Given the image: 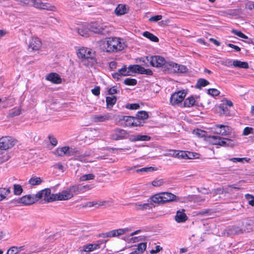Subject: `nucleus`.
Returning <instances> with one entry per match:
<instances>
[{
    "instance_id": "55",
    "label": "nucleus",
    "mask_w": 254,
    "mask_h": 254,
    "mask_svg": "<svg viewBox=\"0 0 254 254\" xmlns=\"http://www.w3.org/2000/svg\"><path fill=\"white\" fill-rule=\"evenodd\" d=\"M232 33L234 34L235 35H237V36L244 38V39H248V36L243 34L242 32H241L240 31H237L235 29H232L231 31Z\"/></svg>"
},
{
    "instance_id": "21",
    "label": "nucleus",
    "mask_w": 254,
    "mask_h": 254,
    "mask_svg": "<svg viewBox=\"0 0 254 254\" xmlns=\"http://www.w3.org/2000/svg\"><path fill=\"white\" fill-rule=\"evenodd\" d=\"M133 205L136 210L141 211L152 209L153 205L152 203H145L142 204L139 202L134 203Z\"/></svg>"
},
{
    "instance_id": "45",
    "label": "nucleus",
    "mask_w": 254,
    "mask_h": 254,
    "mask_svg": "<svg viewBox=\"0 0 254 254\" xmlns=\"http://www.w3.org/2000/svg\"><path fill=\"white\" fill-rule=\"evenodd\" d=\"M147 247L146 243H141L137 245V251L139 253H143L146 250Z\"/></svg>"
},
{
    "instance_id": "10",
    "label": "nucleus",
    "mask_w": 254,
    "mask_h": 254,
    "mask_svg": "<svg viewBox=\"0 0 254 254\" xmlns=\"http://www.w3.org/2000/svg\"><path fill=\"white\" fill-rule=\"evenodd\" d=\"M214 133L221 136H226L231 134L232 128L228 126L216 125L213 127Z\"/></svg>"
},
{
    "instance_id": "11",
    "label": "nucleus",
    "mask_w": 254,
    "mask_h": 254,
    "mask_svg": "<svg viewBox=\"0 0 254 254\" xmlns=\"http://www.w3.org/2000/svg\"><path fill=\"white\" fill-rule=\"evenodd\" d=\"M186 96L185 90L179 91L174 93L170 98V103L172 105H176L181 103Z\"/></svg>"
},
{
    "instance_id": "49",
    "label": "nucleus",
    "mask_w": 254,
    "mask_h": 254,
    "mask_svg": "<svg viewBox=\"0 0 254 254\" xmlns=\"http://www.w3.org/2000/svg\"><path fill=\"white\" fill-rule=\"evenodd\" d=\"M193 134L198 137H203L205 135V131L200 129H194L192 132Z\"/></svg>"
},
{
    "instance_id": "64",
    "label": "nucleus",
    "mask_w": 254,
    "mask_h": 254,
    "mask_svg": "<svg viewBox=\"0 0 254 254\" xmlns=\"http://www.w3.org/2000/svg\"><path fill=\"white\" fill-rule=\"evenodd\" d=\"M48 137L52 145L54 146L57 145L58 141L54 136L52 135H49Z\"/></svg>"
},
{
    "instance_id": "20",
    "label": "nucleus",
    "mask_w": 254,
    "mask_h": 254,
    "mask_svg": "<svg viewBox=\"0 0 254 254\" xmlns=\"http://www.w3.org/2000/svg\"><path fill=\"white\" fill-rule=\"evenodd\" d=\"M46 79L54 84H60L62 82V78L59 75L54 72L48 74L46 76Z\"/></svg>"
},
{
    "instance_id": "29",
    "label": "nucleus",
    "mask_w": 254,
    "mask_h": 254,
    "mask_svg": "<svg viewBox=\"0 0 254 254\" xmlns=\"http://www.w3.org/2000/svg\"><path fill=\"white\" fill-rule=\"evenodd\" d=\"M43 182V179L41 177L32 176L29 180L28 183L31 186L33 187L40 185Z\"/></svg>"
},
{
    "instance_id": "8",
    "label": "nucleus",
    "mask_w": 254,
    "mask_h": 254,
    "mask_svg": "<svg viewBox=\"0 0 254 254\" xmlns=\"http://www.w3.org/2000/svg\"><path fill=\"white\" fill-rule=\"evenodd\" d=\"M166 66L168 70L174 73H183L188 71V68L186 66L172 62H168Z\"/></svg>"
},
{
    "instance_id": "38",
    "label": "nucleus",
    "mask_w": 254,
    "mask_h": 254,
    "mask_svg": "<svg viewBox=\"0 0 254 254\" xmlns=\"http://www.w3.org/2000/svg\"><path fill=\"white\" fill-rule=\"evenodd\" d=\"M128 70H129V73L130 75L133 73H138L139 72V69L140 68V65L138 64L130 65L127 67Z\"/></svg>"
},
{
    "instance_id": "3",
    "label": "nucleus",
    "mask_w": 254,
    "mask_h": 254,
    "mask_svg": "<svg viewBox=\"0 0 254 254\" xmlns=\"http://www.w3.org/2000/svg\"><path fill=\"white\" fill-rule=\"evenodd\" d=\"M208 141L213 145H217L223 147H233L237 145V142L234 139L218 135L209 136Z\"/></svg>"
},
{
    "instance_id": "19",
    "label": "nucleus",
    "mask_w": 254,
    "mask_h": 254,
    "mask_svg": "<svg viewBox=\"0 0 254 254\" xmlns=\"http://www.w3.org/2000/svg\"><path fill=\"white\" fill-rule=\"evenodd\" d=\"M91 119L94 123L104 122L110 120L111 117L109 114L94 115L92 116Z\"/></svg>"
},
{
    "instance_id": "33",
    "label": "nucleus",
    "mask_w": 254,
    "mask_h": 254,
    "mask_svg": "<svg viewBox=\"0 0 254 254\" xmlns=\"http://www.w3.org/2000/svg\"><path fill=\"white\" fill-rule=\"evenodd\" d=\"M106 101L107 108L111 109L116 103L117 98L115 96L111 97H107L106 99Z\"/></svg>"
},
{
    "instance_id": "43",
    "label": "nucleus",
    "mask_w": 254,
    "mask_h": 254,
    "mask_svg": "<svg viewBox=\"0 0 254 254\" xmlns=\"http://www.w3.org/2000/svg\"><path fill=\"white\" fill-rule=\"evenodd\" d=\"M152 185L154 187H159L164 184V181L163 179L156 178L151 183Z\"/></svg>"
},
{
    "instance_id": "61",
    "label": "nucleus",
    "mask_w": 254,
    "mask_h": 254,
    "mask_svg": "<svg viewBox=\"0 0 254 254\" xmlns=\"http://www.w3.org/2000/svg\"><path fill=\"white\" fill-rule=\"evenodd\" d=\"M162 18V16L161 15H157L155 16H153L151 17L149 19V21L150 22H157L159 20H160Z\"/></svg>"
},
{
    "instance_id": "56",
    "label": "nucleus",
    "mask_w": 254,
    "mask_h": 254,
    "mask_svg": "<svg viewBox=\"0 0 254 254\" xmlns=\"http://www.w3.org/2000/svg\"><path fill=\"white\" fill-rule=\"evenodd\" d=\"M230 161H233V162H242L244 160H245L247 162H249L250 160V158H232L230 159Z\"/></svg>"
},
{
    "instance_id": "5",
    "label": "nucleus",
    "mask_w": 254,
    "mask_h": 254,
    "mask_svg": "<svg viewBox=\"0 0 254 254\" xmlns=\"http://www.w3.org/2000/svg\"><path fill=\"white\" fill-rule=\"evenodd\" d=\"M121 125L124 127H134L141 126V123L135 117L122 116L119 119Z\"/></svg>"
},
{
    "instance_id": "34",
    "label": "nucleus",
    "mask_w": 254,
    "mask_h": 254,
    "mask_svg": "<svg viewBox=\"0 0 254 254\" xmlns=\"http://www.w3.org/2000/svg\"><path fill=\"white\" fill-rule=\"evenodd\" d=\"M173 156L178 157L179 158H183V159H191V157L189 156L186 152L182 151H174Z\"/></svg>"
},
{
    "instance_id": "26",
    "label": "nucleus",
    "mask_w": 254,
    "mask_h": 254,
    "mask_svg": "<svg viewBox=\"0 0 254 254\" xmlns=\"http://www.w3.org/2000/svg\"><path fill=\"white\" fill-rule=\"evenodd\" d=\"M163 203L173 201L176 198V195L170 192H162L161 193Z\"/></svg>"
},
{
    "instance_id": "7",
    "label": "nucleus",
    "mask_w": 254,
    "mask_h": 254,
    "mask_svg": "<svg viewBox=\"0 0 254 254\" xmlns=\"http://www.w3.org/2000/svg\"><path fill=\"white\" fill-rule=\"evenodd\" d=\"M16 143L17 140L11 136H2L0 138V149H8L14 146Z\"/></svg>"
},
{
    "instance_id": "17",
    "label": "nucleus",
    "mask_w": 254,
    "mask_h": 254,
    "mask_svg": "<svg viewBox=\"0 0 254 254\" xmlns=\"http://www.w3.org/2000/svg\"><path fill=\"white\" fill-rule=\"evenodd\" d=\"M33 6L36 8L47 10H53L55 8L49 3L43 2L41 0H34Z\"/></svg>"
},
{
    "instance_id": "47",
    "label": "nucleus",
    "mask_w": 254,
    "mask_h": 254,
    "mask_svg": "<svg viewBox=\"0 0 254 254\" xmlns=\"http://www.w3.org/2000/svg\"><path fill=\"white\" fill-rule=\"evenodd\" d=\"M0 149V163L6 161L8 160V155Z\"/></svg>"
},
{
    "instance_id": "18",
    "label": "nucleus",
    "mask_w": 254,
    "mask_h": 254,
    "mask_svg": "<svg viewBox=\"0 0 254 254\" xmlns=\"http://www.w3.org/2000/svg\"><path fill=\"white\" fill-rule=\"evenodd\" d=\"M129 75H130V73H129L128 68L126 65H123L121 69H119L118 72L112 73L113 77L117 80H120L122 76Z\"/></svg>"
},
{
    "instance_id": "50",
    "label": "nucleus",
    "mask_w": 254,
    "mask_h": 254,
    "mask_svg": "<svg viewBox=\"0 0 254 254\" xmlns=\"http://www.w3.org/2000/svg\"><path fill=\"white\" fill-rule=\"evenodd\" d=\"M139 73L151 75L153 74V72L150 69H145V68L140 66Z\"/></svg>"
},
{
    "instance_id": "54",
    "label": "nucleus",
    "mask_w": 254,
    "mask_h": 254,
    "mask_svg": "<svg viewBox=\"0 0 254 254\" xmlns=\"http://www.w3.org/2000/svg\"><path fill=\"white\" fill-rule=\"evenodd\" d=\"M156 169L154 167H150L142 168H141L139 169H137L135 171L137 173H139V172H148V171L151 172V171H156Z\"/></svg>"
},
{
    "instance_id": "52",
    "label": "nucleus",
    "mask_w": 254,
    "mask_h": 254,
    "mask_svg": "<svg viewBox=\"0 0 254 254\" xmlns=\"http://www.w3.org/2000/svg\"><path fill=\"white\" fill-rule=\"evenodd\" d=\"M245 197L246 199L247 200L248 203L251 205L254 206V196L247 194L245 195Z\"/></svg>"
},
{
    "instance_id": "24",
    "label": "nucleus",
    "mask_w": 254,
    "mask_h": 254,
    "mask_svg": "<svg viewBox=\"0 0 254 254\" xmlns=\"http://www.w3.org/2000/svg\"><path fill=\"white\" fill-rule=\"evenodd\" d=\"M240 12L239 9H229L226 10L219 11H218V14L222 16H236L238 15Z\"/></svg>"
},
{
    "instance_id": "4",
    "label": "nucleus",
    "mask_w": 254,
    "mask_h": 254,
    "mask_svg": "<svg viewBox=\"0 0 254 254\" xmlns=\"http://www.w3.org/2000/svg\"><path fill=\"white\" fill-rule=\"evenodd\" d=\"M89 30L96 34L107 35L112 30V28L105 23H92L89 25Z\"/></svg>"
},
{
    "instance_id": "42",
    "label": "nucleus",
    "mask_w": 254,
    "mask_h": 254,
    "mask_svg": "<svg viewBox=\"0 0 254 254\" xmlns=\"http://www.w3.org/2000/svg\"><path fill=\"white\" fill-rule=\"evenodd\" d=\"M148 118V114L147 112L144 111H141L137 112L136 117L139 121L140 120H146Z\"/></svg>"
},
{
    "instance_id": "16",
    "label": "nucleus",
    "mask_w": 254,
    "mask_h": 254,
    "mask_svg": "<svg viewBox=\"0 0 254 254\" xmlns=\"http://www.w3.org/2000/svg\"><path fill=\"white\" fill-rule=\"evenodd\" d=\"M130 231L131 229L128 228L113 230L106 233V236L107 237H118L126 234Z\"/></svg>"
},
{
    "instance_id": "58",
    "label": "nucleus",
    "mask_w": 254,
    "mask_h": 254,
    "mask_svg": "<svg viewBox=\"0 0 254 254\" xmlns=\"http://www.w3.org/2000/svg\"><path fill=\"white\" fill-rule=\"evenodd\" d=\"M234 189H235V190H240L241 189V188L240 187H236L235 185H229L227 187V188H226V190H225V192H231L233 191V190Z\"/></svg>"
},
{
    "instance_id": "13",
    "label": "nucleus",
    "mask_w": 254,
    "mask_h": 254,
    "mask_svg": "<svg viewBox=\"0 0 254 254\" xmlns=\"http://www.w3.org/2000/svg\"><path fill=\"white\" fill-rule=\"evenodd\" d=\"M127 135L128 134L125 130L116 128L111 134V137L113 140H118L126 138Z\"/></svg>"
},
{
    "instance_id": "22",
    "label": "nucleus",
    "mask_w": 254,
    "mask_h": 254,
    "mask_svg": "<svg viewBox=\"0 0 254 254\" xmlns=\"http://www.w3.org/2000/svg\"><path fill=\"white\" fill-rule=\"evenodd\" d=\"M129 139L131 142L149 141L151 139V137L147 135H141L138 134L131 135Z\"/></svg>"
},
{
    "instance_id": "35",
    "label": "nucleus",
    "mask_w": 254,
    "mask_h": 254,
    "mask_svg": "<svg viewBox=\"0 0 254 254\" xmlns=\"http://www.w3.org/2000/svg\"><path fill=\"white\" fill-rule=\"evenodd\" d=\"M150 199L151 201L155 203H163L161 193L156 194L152 196Z\"/></svg>"
},
{
    "instance_id": "40",
    "label": "nucleus",
    "mask_w": 254,
    "mask_h": 254,
    "mask_svg": "<svg viewBox=\"0 0 254 254\" xmlns=\"http://www.w3.org/2000/svg\"><path fill=\"white\" fill-rule=\"evenodd\" d=\"M195 102V99L193 97H190L187 98L184 103V106L186 107H190L194 105Z\"/></svg>"
},
{
    "instance_id": "9",
    "label": "nucleus",
    "mask_w": 254,
    "mask_h": 254,
    "mask_svg": "<svg viewBox=\"0 0 254 254\" xmlns=\"http://www.w3.org/2000/svg\"><path fill=\"white\" fill-rule=\"evenodd\" d=\"M147 60L150 61L151 65L153 66L157 67L163 66L164 68L167 69L166 64L168 62H166L164 58L162 57L158 56H152L149 59H147Z\"/></svg>"
},
{
    "instance_id": "60",
    "label": "nucleus",
    "mask_w": 254,
    "mask_h": 254,
    "mask_svg": "<svg viewBox=\"0 0 254 254\" xmlns=\"http://www.w3.org/2000/svg\"><path fill=\"white\" fill-rule=\"evenodd\" d=\"M92 189V187L90 185H85V186H81L80 185V193L84 192L86 191H88Z\"/></svg>"
},
{
    "instance_id": "15",
    "label": "nucleus",
    "mask_w": 254,
    "mask_h": 254,
    "mask_svg": "<svg viewBox=\"0 0 254 254\" xmlns=\"http://www.w3.org/2000/svg\"><path fill=\"white\" fill-rule=\"evenodd\" d=\"M100 248V244L94 243L83 245L79 248V252L82 254L84 252L90 253Z\"/></svg>"
},
{
    "instance_id": "48",
    "label": "nucleus",
    "mask_w": 254,
    "mask_h": 254,
    "mask_svg": "<svg viewBox=\"0 0 254 254\" xmlns=\"http://www.w3.org/2000/svg\"><path fill=\"white\" fill-rule=\"evenodd\" d=\"M124 83L127 85H135L137 84V80L135 79L126 78Z\"/></svg>"
},
{
    "instance_id": "31",
    "label": "nucleus",
    "mask_w": 254,
    "mask_h": 254,
    "mask_svg": "<svg viewBox=\"0 0 254 254\" xmlns=\"http://www.w3.org/2000/svg\"><path fill=\"white\" fill-rule=\"evenodd\" d=\"M10 192L11 190L9 188H0V201L4 199Z\"/></svg>"
},
{
    "instance_id": "51",
    "label": "nucleus",
    "mask_w": 254,
    "mask_h": 254,
    "mask_svg": "<svg viewBox=\"0 0 254 254\" xmlns=\"http://www.w3.org/2000/svg\"><path fill=\"white\" fill-rule=\"evenodd\" d=\"M78 152L74 155V159L76 160H78L83 162H86L87 161L86 160V156L84 154L81 155H76L78 154Z\"/></svg>"
},
{
    "instance_id": "1",
    "label": "nucleus",
    "mask_w": 254,
    "mask_h": 254,
    "mask_svg": "<svg viewBox=\"0 0 254 254\" xmlns=\"http://www.w3.org/2000/svg\"><path fill=\"white\" fill-rule=\"evenodd\" d=\"M77 56L81 63L87 67H91L97 64L96 53L91 49L82 47L77 51Z\"/></svg>"
},
{
    "instance_id": "41",
    "label": "nucleus",
    "mask_w": 254,
    "mask_h": 254,
    "mask_svg": "<svg viewBox=\"0 0 254 254\" xmlns=\"http://www.w3.org/2000/svg\"><path fill=\"white\" fill-rule=\"evenodd\" d=\"M21 113V109L19 108H15L10 110L9 112L8 116L13 117L18 116Z\"/></svg>"
},
{
    "instance_id": "57",
    "label": "nucleus",
    "mask_w": 254,
    "mask_h": 254,
    "mask_svg": "<svg viewBox=\"0 0 254 254\" xmlns=\"http://www.w3.org/2000/svg\"><path fill=\"white\" fill-rule=\"evenodd\" d=\"M139 108V105L138 104H128L126 105V108L129 110H136Z\"/></svg>"
},
{
    "instance_id": "12",
    "label": "nucleus",
    "mask_w": 254,
    "mask_h": 254,
    "mask_svg": "<svg viewBox=\"0 0 254 254\" xmlns=\"http://www.w3.org/2000/svg\"><path fill=\"white\" fill-rule=\"evenodd\" d=\"M74 194L70 192V190L67 189L59 193L55 194L54 199L56 200H66L70 199L73 196Z\"/></svg>"
},
{
    "instance_id": "36",
    "label": "nucleus",
    "mask_w": 254,
    "mask_h": 254,
    "mask_svg": "<svg viewBox=\"0 0 254 254\" xmlns=\"http://www.w3.org/2000/svg\"><path fill=\"white\" fill-rule=\"evenodd\" d=\"M142 35L146 38L149 39L152 42H157L159 41V39L153 34L148 31L144 32Z\"/></svg>"
},
{
    "instance_id": "39",
    "label": "nucleus",
    "mask_w": 254,
    "mask_h": 254,
    "mask_svg": "<svg viewBox=\"0 0 254 254\" xmlns=\"http://www.w3.org/2000/svg\"><path fill=\"white\" fill-rule=\"evenodd\" d=\"M209 84L207 80L201 78L197 80L196 84V87L198 89H201L202 87H205Z\"/></svg>"
},
{
    "instance_id": "59",
    "label": "nucleus",
    "mask_w": 254,
    "mask_h": 254,
    "mask_svg": "<svg viewBox=\"0 0 254 254\" xmlns=\"http://www.w3.org/2000/svg\"><path fill=\"white\" fill-rule=\"evenodd\" d=\"M254 129L252 127H246L244 128L243 135H248L249 134L253 133Z\"/></svg>"
},
{
    "instance_id": "37",
    "label": "nucleus",
    "mask_w": 254,
    "mask_h": 254,
    "mask_svg": "<svg viewBox=\"0 0 254 254\" xmlns=\"http://www.w3.org/2000/svg\"><path fill=\"white\" fill-rule=\"evenodd\" d=\"M95 176L93 174L90 173L88 174H85L81 176L79 181V182H85L87 181L91 180L94 179Z\"/></svg>"
},
{
    "instance_id": "23",
    "label": "nucleus",
    "mask_w": 254,
    "mask_h": 254,
    "mask_svg": "<svg viewBox=\"0 0 254 254\" xmlns=\"http://www.w3.org/2000/svg\"><path fill=\"white\" fill-rule=\"evenodd\" d=\"M43 198L45 201L47 202H51L55 201L54 196L55 194H51V190L49 189H45L42 190Z\"/></svg>"
},
{
    "instance_id": "30",
    "label": "nucleus",
    "mask_w": 254,
    "mask_h": 254,
    "mask_svg": "<svg viewBox=\"0 0 254 254\" xmlns=\"http://www.w3.org/2000/svg\"><path fill=\"white\" fill-rule=\"evenodd\" d=\"M20 202L25 205H30L35 202L34 196L27 195L22 196L20 199Z\"/></svg>"
},
{
    "instance_id": "44",
    "label": "nucleus",
    "mask_w": 254,
    "mask_h": 254,
    "mask_svg": "<svg viewBox=\"0 0 254 254\" xmlns=\"http://www.w3.org/2000/svg\"><path fill=\"white\" fill-rule=\"evenodd\" d=\"M13 189H14V193L15 195H20L22 191H23V189L21 185H18V184H14L13 185Z\"/></svg>"
},
{
    "instance_id": "62",
    "label": "nucleus",
    "mask_w": 254,
    "mask_h": 254,
    "mask_svg": "<svg viewBox=\"0 0 254 254\" xmlns=\"http://www.w3.org/2000/svg\"><path fill=\"white\" fill-rule=\"evenodd\" d=\"M77 31L79 35L83 37H87L88 35L87 31L83 28L78 29Z\"/></svg>"
},
{
    "instance_id": "53",
    "label": "nucleus",
    "mask_w": 254,
    "mask_h": 254,
    "mask_svg": "<svg viewBox=\"0 0 254 254\" xmlns=\"http://www.w3.org/2000/svg\"><path fill=\"white\" fill-rule=\"evenodd\" d=\"M207 93L212 96H216L219 95L220 91L215 88H210L208 89Z\"/></svg>"
},
{
    "instance_id": "63",
    "label": "nucleus",
    "mask_w": 254,
    "mask_h": 254,
    "mask_svg": "<svg viewBox=\"0 0 254 254\" xmlns=\"http://www.w3.org/2000/svg\"><path fill=\"white\" fill-rule=\"evenodd\" d=\"M212 193L214 195L222 194L224 192V189L223 188H219L216 189H214L212 191Z\"/></svg>"
},
{
    "instance_id": "46",
    "label": "nucleus",
    "mask_w": 254,
    "mask_h": 254,
    "mask_svg": "<svg viewBox=\"0 0 254 254\" xmlns=\"http://www.w3.org/2000/svg\"><path fill=\"white\" fill-rule=\"evenodd\" d=\"M68 189L73 194L74 193H80L79 185L71 186Z\"/></svg>"
},
{
    "instance_id": "6",
    "label": "nucleus",
    "mask_w": 254,
    "mask_h": 254,
    "mask_svg": "<svg viewBox=\"0 0 254 254\" xmlns=\"http://www.w3.org/2000/svg\"><path fill=\"white\" fill-rule=\"evenodd\" d=\"M77 152L78 150L76 148L69 146L58 147L54 151L55 154L58 156H70L75 155Z\"/></svg>"
},
{
    "instance_id": "27",
    "label": "nucleus",
    "mask_w": 254,
    "mask_h": 254,
    "mask_svg": "<svg viewBox=\"0 0 254 254\" xmlns=\"http://www.w3.org/2000/svg\"><path fill=\"white\" fill-rule=\"evenodd\" d=\"M128 11V7L127 5L120 4L115 9V12L117 15H122L127 13Z\"/></svg>"
},
{
    "instance_id": "32",
    "label": "nucleus",
    "mask_w": 254,
    "mask_h": 254,
    "mask_svg": "<svg viewBox=\"0 0 254 254\" xmlns=\"http://www.w3.org/2000/svg\"><path fill=\"white\" fill-rule=\"evenodd\" d=\"M233 65L236 67L242 68H248L249 64L247 62H241L238 60H234L233 62Z\"/></svg>"
},
{
    "instance_id": "14",
    "label": "nucleus",
    "mask_w": 254,
    "mask_h": 254,
    "mask_svg": "<svg viewBox=\"0 0 254 254\" xmlns=\"http://www.w3.org/2000/svg\"><path fill=\"white\" fill-rule=\"evenodd\" d=\"M41 46V40L37 37H32L29 41L28 50L30 51H37L40 49Z\"/></svg>"
},
{
    "instance_id": "28",
    "label": "nucleus",
    "mask_w": 254,
    "mask_h": 254,
    "mask_svg": "<svg viewBox=\"0 0 254 254\" xmlns=\"http://www.w3.org/2000/svg\"><path fill=\"white\" fill-rule=\"evenodd\" d=\"M218 109L219 110L218 112L220 115L226 117L231 116L230 110L224 104H220L218 106Z\"/></svg>"
},
{
    "instance_id": "2",
    "label": "nucleus",
    "mask_w": 254,
    "mask_h": 254,
    "mask_svg": "<svg viewBox=\"0 0 254 254\" xmlns=\"http://www.w3.org/2000/svg\"><path fill=\"white\" fill-rule=\"evenodd\" d=\"M106 52L109 53L117 52L124 50L126 47V41L119 37H109L106 41Z\"/></svg>"
},
{
    "instance_id": "25",
    "label": "nucleus",
    "mask_w": 254,
    "mask_h": 254,
    "mask_svg": "<svg viewBox=\"0 0 254 254\" xmlns=\"http://www.w3.org/2000/svg\"><path fill=\"white\" fill-rule=\"evenodd\" d=\"M184 212V209H182V210L177 211L176 215L175 216V220L177 222L182 223L185 222L187 220L188 217Z\"/></svg>"
}]
</instances>
